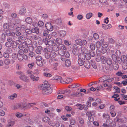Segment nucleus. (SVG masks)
I'll use <instances>...</instances> for the list:
<instances>
[{"mask_svg": "<svg viewBox=\"0 0 127 127\" xmlns=\"http://www.w3.org/2000/svg\"><path fill=\"white\" fill-rule=\"evenodd\" d=\"M85 67L87 68H89L90 67V62L87 60H86L83 64Z\"/></svg>", "mask_w": 127, "mask_h": 127, "instance_id": "nucleus-11", "label": "nucleus"}, {"mask_svg": "<svg viewBox=\"0 0 127 127\" xmlns=\"http://www.w3.org/2000/svg\"><path fill=\"white\" fill-rule=\"evenodd\" d=\"M17 58L19 60L22 61L23 59L27 60L28 59L27 56L25 55L21 54H17Z\"/></svg>", "mask_w": 127, "mask_h": 127, "instance_id": "nucleus-6", "label": "nucleus"}, {"mask_svg": "<svg viewBox=\"0 0 127 127\" xmlns=\"http://www.w3.org/2000/svg\"><path fill=\"white\" fill-rule=\"evenodd\" d=\"M70 122L71 125H74L75 124V120L73 119H71L70 120Z\"/></svg>", "mask_w": 127, "mask_h": 127, "instance_id": "nucleus-64", "label": "nucleus"}, {"mask_svg": "<svg viewBox=\"0 0 127 127\" xmlns=\"http://www.w3.org/2000/svg\"><path fill=\"white\" fill-rule=\"evenodd\" d=\"M107 52V50L106 49L104 48H102L101 49V50L100 52H101V53L102 54H104Z\"/></svg>", "mask_w": 127, "mask_h": 127, "instance_id": "nucleus-53", "label": "nucleus"}, {"mask_svg": "<svg viewBox=\"0 0 127 127\" xmlns=\"http://www.w3.org/2000/svg\"><path fill=\"white\" fill-rule=\"evenodd\" d=\"M4 64L7 65H8L10 63V61L9 60L7 59H5L4 61Z\"/></svg>", "mask_w": 127, "mask_h": 127, "instance_id": "nucleus-52", "label": "nucleus"}, {"mask_svg": "<svg viewBox=\"0 0 127 127\" xmlns=\"http://www.w3.org/2000/svg\"><path fill=\"white\" fill-rule=\"evenodd\" d=\"M71 91L69 90H66L64 91H61V93L64 95L63 96L64 97L67 96L68 94L70 93Z\"/></svg>", "mask_w": 127, "mask_h": 127, "instance_id": "nucleus-8", "label": "nucleus"}, {"mask_svg": "<svg viewBox=\"0 0 127 127\" xmlns=\"http://www.w3.org/2000/svg\"><path fill=\"white\" fill-rule=\"evenodd\" d=\"M18 44V43H17L16 42L14 41H13L11 42V46H12L13 48H16L17 47V45Z\"/></svg>", "mask_w": 127, "mask_h": 127, "instance_id": "nucleus-15", "label": "nucleus"}, {"mask_svg": "<svg viewBox=\"0 0 127 127\" xmlns=\"http://www.w3.org/2000/svg\"><path fill=\"white\" fill-rule=\"evenodd\" d=\"M64 44L67 45H69L71 44V42L68 40H65L64 41Z\"/></svg>", "mask_w": 127, "mask_h": 127, "instance_id": "nucleus-61", "label": "nucleus"}, {"mask_svg": "<svg viewBox=\"0 0 127 127\" xmlns=\"http://www.w3.org/2000/svg\"><path fill=\"white\" fill-rule=\"evenodd\" d=\"M32 32V30H31L29 29H26L25 30V33L26 34L24 35V36L25 37H28V36L27 34H30Z\"/></svg>", "mask_w": 127, "mask_h": 127, "instance_id": "nucleus-12", "label": "nucleus"}, {"mask_svg": "<svg viewBox=\"0 0 127 127\" xmlns=\"http://www.w3.org/2000/svg\"><path fill=\"white\" fill-rule=\"evenodd\" d=\"M106 63L108 65H110L112 64V61L110 59L108 58L107 59Z\"/></svg>", "mask_w": 127, "mask_h": 127, "instance_id": "nucleus-27", "label": "nucleus"}, {"mask_svg": "<svg viewBox=\"0 0 127 127\" xmlns=\"http://www.w3.org/2000/svg\"><path fill=\"white\" fill-rule=\"evenodd\" d=\"M94 38L95 39H98L99 38L98 35L96 33H95L94 34Z\"/></svg>", "mask_w": 127, "mask_h": 127, "instance_id": "nucleus-47", "label": "nucleus"}, {"mask_svg": "<svg viewBox=\"0 0 127 127\" xmlns=\"http://www.w3.org/2000/svg\"><path fill=\"white\" fill-rule=\"evenodd\" d=\"M101 61L103 64H104L106 63L107 59L106 57L103 56H101Z\"/></svg>", "mask_w": 127, "mask_h": 127, "instance_id": "nucleus-22", "label": "nucleus"}, {"mask_svg": "<svg viewBox=\"0 0 127 127\" xmlns=\"http://www.w3.org/2000/svg\"><path fill=\"white\" fill-rule=\"evenodd\" d=\"M103 118L105 120H108L109 119L110 116L107 113H104L103 114Z\"/></svg>", "mask_w": 127, "mask_h": 127, "instance_id": "nucleus-23", "label": "nucleus"}, {"mask_svg": "<svg viewBox=\"0 0 127 127\" xmlns=\"http://www.w3.org/2000/svg\"><path fill=\"white\" fill-rule=\"evenodd\" d=\"M32 32L33 33H36L37 34H38L39 32V29L37 28H34L32 30Z\"/></svg>", "mask_w": 127, "mask_h": 127, "instance_id": "nucleus-36", "label": "nucleus"}, {"mask_svg": "<svg viewBox=\"0 0 127 127\" xmlns=\"http://www.w3.org/2000/svg\"><path fill=\"white\" fill-rule=\"evenodd\" d=\"M85 54L86 53H80L78 56V59L84 60L85 61L86 59Z\"/></svg>", "mask_w": 127, "mask_h": 127, "instance_id": "nucleus-10", "label": "nucleus"}, {"mask_svg": "<svg viewBox=\"0 0 127 127\" xmlns=\"http://www.w3.org/2000/svg\"><path fill=\"white\" fill-rule=\"evenodd\" d=\"M43 39V42H44V41L46 40V41L49 40H50V39L51 37V35L50 34H48Z\"/></svg>", "mask_w": 127, "mask_h": 127, "instance_id": "nucleus-19", "label": "nucleus"}, {"mask_svg": "<svg viewBox=\"0 0 127 127\" xmlns=\"http://www.w3.org/2000/svg\"><path fill=\"white\" fill-rule=\"evenodd\" d=\"M20 78L21 79H27V77L23 74L21 75L20 77Z\"/></svg>", "mask_w": 127, "mask_h": 127, "instance_id": "nucleus-56", "label": "nucleus"}, {"mask_svg": "<svg viewBox=\"0 0 127 127\" xmlns=\"http://www.w3.org/2000/svg\"><path fill=\"white\" fill-rule=\"evenodd\" d=\"M45 26L47 30L50 31H52L53 29V27L50 23H47L45 24Z\"/></svg>", "mask_w": 127, "mask_h": 127, "instance_id": "nucleus-7", "label": "nucleus"}, {"mask_svg": "<svg viewBox=\"0 0 127 127\" xmlns=\"http://www.w3.org/2000/svg\"><path fill=\"white\" fill-rule=\"evenodd\" d=\"M35 59L36 60V61H39L41 60L42 58L41 56H38L35 57Z\"/></svg>", "mask_w": 127, "mask_h": 127, "instance_id": "nucleus-57", "label": "nucleus"}, {"mask_svg": "<svg viewBox=\"0 0 127 127\" xmlns=\"http://www.w3.org/2000/svg\"><path fill=\"white\" fill-rule=\"evenodd\" d=\"M91 65L95 69L97 68V66L96 63L94 62H92L91 63Z\"/></svg>", "mask_w": 127, "mask_h": 127, "instance_id": "nucleus-58", "label": "nucleus"}, {"mask_svg": "<svg viewBox=\"0 0 127 127\" xmlns=\"http://www.w3.org/2000/svg\"><path fill=\"white\" fill-rule=\"evenodd\" d=\"M17 96V95L16 93H14L13 95H12L10 96L8 98L9 99L13 100L14 98H16Z\"/></svg>", "mask_w": 127, "mask_h": 127, "instance_id": "nucleus-18", "label": "nucleus"}, {"mask_svg": "<svg viewBox=\"0 0 127 127\" xmlns=\"http://www.w3.org/2000/svg\"><path fill=\"white\" fill-rule=\"evenodd\" d=\"M42 89V93L44 95H48L51 94L52 92V88L51 87L50 84L47 81H45L43 84H40L38 88Z\"/></svg>", "mask_w": 127, "mask_h": 127, "instance_id": "nucleus-1", "label": "nucleus"}, {"mask_svg": "<svg viewBox=\"0 0 127 127\" xmlns=\"http://www.w3.org/2000/svg\"><path fill=\"white\" fill-rule=\"evenodd\" d=\"M12 36L13 39L14 40H16L17 39V37L16 36V34L15 32H11L10 33L9 36Z\"/></svg>", "mask_w": 127, "mask_h": 127, "instance_id": "nucleus-17", "label": "nucleus"}, {"mask_svg": "<svg viewBox=\"0 0 127 127\" xmlns=\"http://www.w3.org/2000/svg\"><path fill=\"white\" fill-rule=\"evenodd\" d=\"M114 69L115 70H117L118 69L119 66L118 64L116 63L114 64H113V65Z\"/></svg>", "mask_w": 127, "mask_h": 127, "instance_id": "nucleus-35", "label": "nucleus"}, {"mask_svg": "<svg viewBox=\"0 0 127 127\" xmlns=\"http://www.w3.org/2000/svg\"><path fill=\"white\" fill-rule=\"evenodd\" d=\"M65 64L66 66L69 67L70 65L71 62L70 61L68 60H66Z\"/></svg>", "mask_w": 127, "mask_h": 127, "instance_id": "nucleus-29", "label": "nucleus"}, {"mask_svg": "<svg viewBox=\"0 0 127 127\" xmlns=\"http://www.w3.org/2000/svg\"><path fill=\"white\" fill-rule=\"evenodd\" d=\"M116 54L118 57H119L121 56V53L120 50H118L116 52Z\"/></svg>", "mask_w": 127, "mask_h": 127, "instance_id": "nucleus-60", "label": "nucleus"}, {"mask_svg": "<svg viewBox=\"0 0 127 127\" xmlns=\"http://www.w3.org/2000/svg\"><path fill=\"white\" fill-rule=\"evenodd\" d=\"M26 22L28 23L31 24L32 22V20L31 18L30 17H28L25 19Z\"/></svg>", "mask_w": 127, "mask_h": 127, "instance_id": "nucleus-20", "label": "nucleus"}, {"mask_svg": "<svg viewBox=\"0 0 127 127\" xmlns=\"http://www.w3.org/2000/svg\"><path fill=\"white\" fill-rule=\"evenodd\" d=\"M3 28L5 29H8L9 27V24L8 23H5L3 25Z\"/></svg>", "mask_w": 127, "mask_h": 127, "instance_id": "nucleus-45", "label": "nucleus"}, {"mask_svg": "<svg viewBox=\"0 0 127 127\" xmlns=\"http://www.w3.org/2000/svg\"><path fill=\"white\" fill-rule=\"evenodd\" d=\"M96 46L97 48L98 49L100 48L101 46V43L99 41H97L96 43Z\"/></svg>", "mask_w": 127, "mask_h": 127, "instance_id": "nucleus-46", "label": "nucleus"}, {"mask_svg": "<svg viewBox=\"0 0 127 127\" xmlns=\"http://www.w3.org/2000/svg\"><path fill=\"white\" fill-rule=\"evenodd\" d=\"M108 45L107 43L104 42H102V46L103 48H105L107 47Z\"/></svg>", "mask_w": 127, "mask_h": 127, "instance_id": "nucleus-39", "label": "nucleus"}, {"mask_svg": "<svg viewBox=\"0 0 127 127\" xmlns=\"http://www.w3.org/2000/svg\"><path fill=\"white\" fill-rule=\"evenodd\" d=\"M36 63L39 66H42L43 65V63L41 60L39 61H36Z\"/></svg>", "mask_w": 127, "mask_h": 127, "instance_id": "nucleus-38", "label": "nucleus"}, {"mask_svg": "<svg viewBox=\"0 0 127 127\" xmlns=\"http://www.w3.org/2000/svg\"><path fill=\"white\" fill-rule=\"evenodd\" d=\"M26 11V8L24 7L21 8L19 11V14L21 15H24Z\"/></svg>", "mask_w": 127, "mask_h": 127, "instance_id": "nucleus-13", "label": "nucleus"}, {"mask_svg": "<svg viewBox=\"0 0 127 127\" xmlns=\"http://www.w3.org/2000/svg\"><path fill=\"white\" fill-rule=\"evenodd\" d=\"M85 61L84 60H82L79 59H78V64L80 66L83 65Z\"/></svg>", "mask_w": 127, "mask_h": 127, "instance_id": "nucleus-21", "label": "nucleus"}, {"mask_svg": "<svg viewBox=\"0 0 127 127\" xmlns=\"http://www.w3.org/2000/svg\"><path fill=\"white\" fill-rule=\"evenodd\" d=\"M58 52L59 54L61 55L64 56L66 58H69L70 56L69 54L67 51H62L61 50H59Z\"/></svg>", "mask_w": 127, "mask_h": 127, "instance_id": "nucleus-4", "label": "nucleus"}, {"mask_svg": "<svg viewBox=\"0 0 127 127\" xmlns=\"http://www.w3.org/2000/svg\"><path fill=\"white\" fill-rule=\"evenodd\" d=\"M56 42H55V43H56L57 44L58 43L59 44H61L62 43V39H61L60 38H57L56 39Z\"/></svg>", "mask_w": 127, "mask_h": 127, "instance_id": "nucleus-34", "label": "nucleus"}, {"mask_svg": "<svg viewBox=\"0 0 127 127\" xmlns=\"http://www.w3.org/2000/svg\"><path fill=\"white\" fill-rule=\"evenodd\" d=\"M74 49L72 50L73 54L76 56L79 53L82 51L81 46L80 45H77L73 46Z\"/></svg>", "mask_w": 127, "mask_h": 127, "instance_id": "nucleus-2", "label": "nucleus"}, {"mask_svg": "<svg viewBox=\"0 0 127 127\" xmlns=\"http://www.w3.org/2000/svg\"><path fill=\"white\" fill-rule=\"evenodd\" d=\"M93 14L92 13L90 12L87 13L86 15V17L87 19H89L93 16Z\"/></svg>", "mask_w": 127, "mask_h": 127, "instance_id": "nucleus-24", "label": "nucleus"}, {"mask_svg": "<svg viewBox=\"0 0 127 127\" xmlns=\"http://www.w3.org/2000/svg\"><path fill=\"white\" fill-rule=\"evenodd\" d=\"M51 54V52H47L45 53V57L47 59H48L50 58V55Z\"/></svg>", "mask_w": 127, "mask_h": 127, "instance_id": "nucleus-31", "label": "nucleus"}, {"mask_svg": "<svg viewBox=\"0 0 127 127\" xmlns=\"http://www.w3.org/2000/svg\"><path fill=\"white\" fill-rule=\"evenodd\" d=\"M94 112L93 111H90V112H87L86 113V115L88 117L91 116L93 114V113H94Z\"/></svg>", "mask_w": 127, "mask_h": 127, "instance_id": "nucleus-26", "label": "nucleus"}, {"mask_svg": "<svg viewBox=\"0 0 127 127\" xmlns=\"http://www.w3.org/2000/svg\"><path fill=\"white\" fill-rule=\"evenodd\" d=\"M10 31L9 29H8L5 32L6 35L7 36H9L10 35V34L11 32Z\"/></svg>", "mask_w": 127, "mask_h": 127, "instance_id": "nucleus-44", "label": "nucleus"}, {"mask_svg": "<svg viewBox=\"0 0 127 127\" xmlns=\"http://www.w3.org/2000/svg\"><path fill=\"white\" fill-rule=\"evenodd\" d=\"M44 23L42 21H39L38 23V25L40 27H41L44 25Z\"/></svg>", "mask_w": 127, "mask_h": 127, "instance_id": "nucleus-48", "label": "nucleus"}, {"mask_svg": "<svg viewBox=\"0 0 127 127\" xmlns=\"http://www.w3.org/2000/svg\"><path fill=\"white\" fill-rule=\"evenodd\" d=\"M15 115L18 118H20L23 116V115L21 113L17 112L16 113Z\"/></svg>", "mask_w": 127, "mask_h": 127, "instance_id": "nucleus-49", "label": "nucleus"}, {"mask_svg": "<svg viewBox=\"0 0 127 127\" xmlns=\"http://www.w3.org/2000/svg\"><path fill=\"white\" fill-rule=\"evenodd\" d=\"M76 106L78 107V108L80 110H82L83 108V105L80 104H77L76 105Z\"/></svg>", "mask_w": 127, "mask_h": 127, "instance_id": "nucleus-41", "label": "nucleus"}, {"mask_svg": "<svg viewBox=\"0 0 127 127\" xmlns=\"http://www.w3.org/2000/svg\"><path fill=\"white\" fill-rule=\"evenodd\" d=\"M43 75L45 76L48 77H50L52 76L51 74L48 73H44Z\"/></svg>", "mask_w": 127, "mask_h": 127, "instance_id": "nucleus-59", "label": "nucleus"}, {"mask_svg": "<svg viewBox=\"0 0 127 127\" xmlns=\"http://www.w3.org/2000/svg\"><path fill=\"white\" fill-rule=\"evenodd\" d=\"M32 43L31 40L29 38H27L25 39L24 42L22 43V45L24 48L28 47V49H29L30 47H28V46L29 45H31Z\"/></svg>", "mask_w": 127, "mask_h": 127, "instance_id": "nucleus-3", "label": "nucleus"}, {"mask_svg": "<svg viewBox=\"0 0 127 127\" xmlns=\"http://www.w3.org/2000/svg\"><path fill=\"white\" fill-rule=\"evenodd\" d=\"M85 57L86 60H87L88 61L90 59L91 57V56H90L89 53L85 54Z\"/></svg>", "mask_w": 127, "mask_h": 127, "instance_id": "nucleus-30", "label": "nucleus"}, {"mask_svg": "<svg viewBox=\"0 0 127 127\" xmlns=\"http://www.w3.org/2000/svg\"><path fill=\"white\" fill-rule=\"evenodd\" d=\"M43 50V48L40 46H38L36 49L35 51L36 53L38 54H41V51Z\"/></svg>", "mask_w": 127, "mask_h": 127, "instance_id": "nucleus-9", "label": "nucleus"}, {"mask_svg": "<svg viewBox=\"0 0 127 127\" xmlns=\"http://www.w3.org/2000/svg\"><path fill=\"white\" fill-rule=\"evenodd\" d=\"M90 47L91 50H94L95 49V47L94 44L92 43L90 45Z\"/></svg>", "mask_w": 127, "mask_h": 127, "instance_id": "nucleus-40", "label": "nucleus"}, {"mask_svg": "<svg viewBox=\"0 0 127 127\" xmlns=\"http://www.w3.org/2000/svg\"><path fill=\"white\" fill-rule=\"evenodd\" d=\"M79 94V93L77 92H73L71 93L70 95L72 97H76Z\"/></svg>", "mask_w": 127, "mask_h": 127, "instance_id": "nucleus-32", "label": "nucleus"}, {"mask_svg": "<svg viewBox=\"0 0 127 127\" xmlns=\"http://www.w3.org/2000/svg\"><path fill=\"white\" fill-rule=\"evenodd\" d=\"M66 34V32L64 30L60 31L59 32V34L61 37H63L65 36Z\"/></svg>", "mask_w": 127, "mask_h": 127, "instance_id": "nucleus-14", "label": "nucleus"}, {"mask_svg": "<svg viewBox=\"0 0 127 127\" xmlns=\"http://www.w3.org/2000/svg\"><path fill=\"white\" fill-rule=\"evenodd\" d=\"M79 123L81 124H83L84 123V119L81 117H79Z\"/></svg>", "mask_w": 127, "mask_h": 127, "instance_id": "nucleus-50", "label": "nucleus"}, {"mask_svg": "<svg viewBox=\"0 0 127 127\" xmlns=\"http://www.w3.org/2000/svg\"><path fill=\"white\" fill-rule=\"evenodd\" d=\"M112 81V80H105L103 81L104 83L103 84H104V86L105 87H106L107 86V84L105 83V82H111Z\"/></svg>", "mask_w": 127, "mask_h": 127, "instance_id": "nucleus-51", "label": "nucleus"}, {"mask_svg": "<svg viewBox=\"0 0 127 127\" xmlns=\"http://www.w3.org/2000/svg\"><path fill=\"white\" fill-rule=\"evenodd\" d=\"M102 79H111L110 78V76L109 75H105L103 76L100 78Z\"/></svg>", "mask_w": 127, "mask_h": 127, "instance_id": "nucleus-25", "label": "nucleus"}, {"mask_svg": "<svg viewBox=\"0 0 127 127\" xmlns=\"http://www.w3.org/2000/svg\"><path fill=\"white\" fill-rule=\"evenodd\" d=\"M87 41L86 40H83L81 41V45L82 46V48L83 47V46L84 45H86L87 44Z\"/></svg>", "mask_w": 127, "mask_h": 127, "instance_id": "nucleus-63", "label": "nucleus"}, {"mask_svg": "<svg viewBox=\"0 0 127 127\" xmlns=\"http://www.w3.org/2000/svg\"><path fill=\"white\" fill-rule=\"evenodd\" d=\"M18 40H17V42H18L19 43H21L22 42L21 40H23V37L20 36H18Z\"/></svg>", "mask_w": 127, "mask_h": 127, "instance_id": "nucleus-37", "label": "nucleus"}, {"mask_svg": "<svg viewBox=\"0 0 127 127\" xmlns=\"http://www.w3.org/2000/svg\"><path fill=\"white\" fill-rule=\"evenodd\" d=\"M89 53L90 54V56H91V57H94L95 55V53L94 51V50H90L89 51Z\"/></svg>", "mask_w": 127, "mask_h": 127, "instance_id": "nucleus-28", "label": "nucleus"}, {"mask_svg": "<svg viewBox=\"0 0 127 127\" xmlns=\"http://www.w3.org/2000/svg\"><path fill=\"white\" fill-rule=\"evenodd\" d=\"M15 124V122L14 121H11L9 122L8 123V126H13Z\"/></svg>", "mask_w": 127, "mask_h": 127, "instance_id": "nucleus-54", "label": "nucleus"}, {"mask_svg": "<svg viewBox=\"0 0 127 127\" xmlns=\"http://www.w3.org/2000/svg\"><path fill=\"white\" fill-rule=\"evenodd\" d=\"M50 120L49 117H46L43 118L42 119V120L43 122H46L49 121Z\"/></svg>", "mask_w": 127, "mask_h": 127, "instance_id": "nucleus-43", "label": "nucleus"}, {"mask_svg": "<svg viewBox=\"0 0 127 127\" xmlns=\"http://www.w3.org/2000/svg\"><path fill=\"white\" fill-rule=\"evenodd\" d=\"M30 77L32 79H39V77H35L33 75H30Z\"/></svg>", "mask_w": 127, "mask_h": 127, "instance_id": "nucleus-42", "label": "nucleus"}, {"mask_svg": "<svg viewBox=\"0 0 127 127\" xmlns=\"http://www.w3.org/2000/svg\"><path fill=\"white\" fill-rule=\"evenodd\" d=\"M81 41L82 40L80 39H78L76 40H75L76 44H74L73 46L75 45L76 46V45H80L81 47V48H82V46L81 44Z\"/></svg>", "mask_w": 127, "mask_h": 127, "instance_id": "nucleus-16", "label": "nucleus"}, {"mask_svg": "<svg viewBox=\"0 0 127 127\" xmlns=\"http://www.w3.org/2000/svg\"><path fill=\"white\" fill-rule=\"evenodd\" d=\"M123 68L124 69H127V63H124V64L122 65V66Z\"/></svg>", "mask_w": 127, "mask_h": 127, "instance_id": "nucleus-62", "label": "nucleus"}, {"mask_svg": "<svg viewBox=\"0 0 127 127\" xmlns=\"http://www.w3.org/2000/svg\"><path fill=\"white\" fill-rule=\"evenodd\" d=\"M14 109H17L18 108H21V104H15L13 106Z\"/></svg>", "mask_w": 127, "mask_h": 127, "instance_id": "nucleus-33", "label": "nucleus"}, {"mask_svg": "<svg viewBox=\"0 0 127 127\" xmlns=\"http://www.w3.org/2000/svg\"><path fill=\"white\" fill-rule=\"evenodd\" d=\"M32 39L35 40H37L39 39V37L35 35H33L31 36Z\"/></svg>", "mask_w": 127, "mask_h": 127, "instance_id": "nucleus-55", "label": "nucleus"}, {"mask_svg": "<svg viewBox=\"0 0 127 127\" xmlns=\"http://www.w3.org/2000/svg\"><path fill=\"white\" fill-rule=\"evenodd\" d=\"M43 42L46 45H48L50 46H52L54 44H57L55 43V42H56V41L54 39H53L52 40H49L47 41L46 40Z\"/></svg>", "mask_w": 127, "mask_h": 127, "instance_id": "nucleus-5", "label": "nucleus"}]
</instances>
